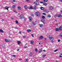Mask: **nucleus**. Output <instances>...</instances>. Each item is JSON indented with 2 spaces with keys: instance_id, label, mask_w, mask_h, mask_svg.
Masks as SVG:
<instances>
[{
  "instance_id": "obj_1",
  "label": "nucleus",
  "mask_w": 62,
  "mask_h": 62,
  "mask_svg": "<svg viewBox=\"0 0 62 62\" xmlns=\"http://www.w3.org/2000/svg\"><path fill=\"white\" fill-rule=\"evenodd\" d=\"M62 30V26H61L59 27V28H56L55 29V30L56 31H58L59 30Z\"/></svg>"
},
{
  "instance_id": "obj_2",
  "label": "nucleus",
  "mask_w": 62,
  "mask_h": 62,
  "mask_svg": "<svg viewBox=\"0 0 62 62\" xmlns=\"http://www.w3.org/2000/svg\"><path fill=\"white\" fill-rule=\"evenodd\" d=\"M49 39H50V40L51 41V42L52 43H54V38L52 37H49Z\"/></svg>"
},
{
  "instance_id": "obj_3",
  "label": "nucleus",
  "mask_w": 62,
  "mask_h": 62,
  "mask_svg": "<svg viewBox=\"0 0 62 62\" xmlns=\"http://www.w3.org/2000/svg\"><path fill=\"white\" fill-rule=\"evenodd\" d=\"M35 14L37 16H38V17H40V13H39V12H36V13Z\"/></svg>"
},
{
  "instance_id": "obj_4",
  "label": "nucleus",
  "mask_w": 62,
  "mask_h": 62,
  "mask_svg": "<svg viewBox=\"0 0 62 62\" xmlns=\"http://www.w3.org/2000/svg\"><path fill=\"white\" fill-rule=\"evenodd\" d=\"M28 19L29 20V21L30 22H31L32 21V18L31 17H28Z\"/></svg>"
},
{
  "instance_id": "obj_5",
  "label": "nucleus",
  "mask_w": 62,
  "mask_h": 62,
  "mask_svg": "<svg viewBox=\"0 0 62 62\" xmlns=\"http://www.w3.org/2000/svg\"><path fill=\"white\" fill-rule=\"evenodd\" d=\"M56 16L58 17H62V16L61 15H57Z\"/></svg>"
},
{
  "instance_id": "obj_6",
  "label": "nucleus",
  "mask_w": 62,
  "mask_h": 62,
  "mask_svg": "<svg viewBox=\"0 0 62 62\" xmlns=\"http://www.w3.org/2000/svg\"><path fill=\"white\" fill-rule=\"evenodd\" d=\"M20 18H21V19H23V15H21L19 16Z\"/></svg>"
},
{
  "instance_id": "obj_7",
  "label": "nucleus",
  "mask_w": 62,
  "mask_h": 62,
  "mask_svg": "<svg viewBox=\"0 0 62 62\" xmlns=\"http://www.w3.org/2000/svg\"><path fill=\"white\" fill-rule=\"evenodd\" d=\"M34 4H35V5H39V3H38V2H35L34 3Z\"/></svg>"
},
{
  "instance_id": "obj_8",
  "label": "nucleus",
  "mask_w": 62,
  "mask_h": 62,
  "mask_svg": "<svg viewBox=\"0 0 62 62\" xmlns=\"http://www.w3.org/2000/svg\"><path fill=\"white\" fill-rule=\"evenodd\" d=\"M49 8L51 10H52V9H53L54 8L53 7L50 6L49 7Z\"/></svg>"
},
{
  "instance_id": "obj_9",
  "label": "nucleus",
  "mask_w": 62,
  "mask_h": 62,
  "mask_svg": "<svg viewBox=\"0 0 62 62\" xmlns=\"http://www.w3.org/2000/svg\"><path fill=\"white\" fill-rule=\"evenodd\" d=\"M8 8H9V7H8V6H6L5 7V8L6 9H7L8 10Z\"/></svg>"
},
{
  "instance_id": "obj_10",
  "label": "nucleus",
  "mask_w": 62,
  "mask_h": 62,
  "mask_svg": "<svg viewBox=\"0 0 62 62\" xmlns=\"http://www.w3.org/2000/svg\"><path fill=\"white\" fill-rule=\"evenodd\" d=\"M24 8L25 9H27L28 8V7L27 6V5H25L24 6Z\"/></svg>"
},
{
  "instance_id": "obj_11",
  "label": "nucleus",
  "mask_w": 62,
  "mask_h": 62,
  "mask_svg": "<svg viewBox=\"0 0 62 62\" xmlns=\"http://www.w3.org/2000/svg\"><path fill=\"white\" fill-rule=\"evenodd\" d=\"M0 32L1 33H3V32H4V31L3 30L1 29L0 30Z\"/></svg>"
},
{
  "instance_id": "obj_12",
  "label": "nucleus",
  "mask_w": 62,
  "mask_h": 62,
  "mask_svg": "<svg viewBox=\"0 0 62 62\" xmlns=\"http://www.w3.org/2000/svg\"><path fill=\"white\" fill-rule=\"evenodd\" d=\"M17 43L18 44H20L21 43V42H20V41H17Z\"/></svg>"
},
{
  "instance_id": "obj_13",
  "label": "nucleus",
  "mask_w": 62,
  "mask_h": 62,
  "mask_svg": "<svg viewBox=\"0 0 62 62\" xmlns=\"http://www.w3.org/2000/svg\"><path fill=\"white\" fill-rule=\"evenodd\" d=\"M27 31L28 32H31V30L30 29H28L27 30Z\"/></svg>"
},
{
  "instance_id": "obj_14",
  "label": "nucleus",
  "mask_w": 62,
  "mask_h": 62,
  "mask_svg": "<svg viewBox=\"0 0 62 62\" xmlns=\"http://www.w3.org/2000/svg\"><path fill=\"white\" fill-rule=\"evenodd\" d=\"M17 8L18 9H19V10H20V9H21V8L20 7H18Z\"/></svg>"
},
{
  "instance_id": "obj_15",
  "label": "nucleus",
  "mask_w": 62,
  "mask_h": 62,
  "mask_svg": "<svg viewBox=\"0 0 62 62\" xmlns=\"http://www.w3.org/2000/svg\"><path fill=\"white\" fill-rule=\"evenodd\" d=\"M13 11H14V12H16V13H17V12H18L16 11V10H13Z\"/></svg>"
},
{
  "instance_id": "obj_16",
  "label": "nucleus",
  "mask_w": 62,
  "mask_h": 62,
  "mask_svg": "<svg viewBox=\"0 0 62 62\" xmlns=\"http://www.w3.org/2000/svg\"><path fill=\"white\" fill-rule=\"evenodd\" d=\"M40 8L42 10H43L44 9V8L42 7H41Z\"/></svg>"
},
{
  "instance_id": "obj_17",
  "label": "nucleus",
  "mask_w": 62,
  "mask_h": 62,
  "mask_svg": "<svg viewBox=\"0 0 62 62\" xmlns=\"http://www.w3.org/2000/svg\"><path fill=\"white\" fill-rule=\"evenodd\" d=\"M5 41L6 42H8V41H9V40L5 39Z\"/></svg>"
},
{
  "instance_id": "obj_18",
  "label": "nucleus",
  "mask_w": 62,
  "mask_h": 62,
  "mask_svg": "<svg viewBox=\"0 0 62 62\" xmlns=\"http://www.w3.org/2000/svg\"><path fill=\"white\" fill-rule=\"evenodd\" d=\"M44 38V37L43 36H41L40 37V38L41 39H43V38Z\"/></svg>"
},
{
  "instance_id": "obj_19",
  "label": "nucleus",
  "mask_w": 62,
  "mask_h": 62,
  "mask_svg": "<svg viewBox=\"0 0 62 62\" xmlns=\"http://www.w3.org/2000/svg\"><path fill=\"white\" fill-rule=\"evenodd\" d=\"M40 27H42V26H43V25L42 24H40Z\"/></svg>"
},
{
  "instance_id": "obj_20",
  "label": "nucleus",
  "mask_w": 62,
  "mask_h": 62,
  "mask_svg": "<svg viewBox=\"0 0 62 62\" xmlns=\"http://www.w3.org/2000/svg\"><path fill=\"white\" fill-rule=\"evenodd\" d=\"M42 50H40L39 52V53H41V52H42Z\"/></svg>"
},
{
  "instance_id": "obj_21",
  "label": "nucleus",
  "mask_w": 62,
  "mask_h": 62,
  "mask_svg": "<svg viewBox=\"0 0 62 62\" xmlns=\"http://www.w3.org/2000/svg\"><path fill=\"white\" fill-rule=\"evenodd\" d=\"M30 43L31 44H33V43H34V41H31L30 42Z\"/></svg>"
},
{
  "instance_id": "obj_22",
  "label": "nucleus",
  "mask_w": 62,
  "mask_h": 62,
  "mask_svg": "<svg viewBox=\"0 0 62 62\" xmlns=\"http://www.w3.org/2000/svg\"><path fill=\"white\" fill-rule=\"evenodd\" d=\"M32 24L33 25H35V24H35V22H33Z\"/></svg>"
},
{
  "instance_id": "obj_23",
  "label": "nucleus",
  "mask_w": 62,
  "mask_h": 62,
  "mask_svg": "<svg viewBox=\"0 0 62 62\" xmlns=\"http://www.w3.org/2000/svg\"><path fill=\"white\" fill-rule=\"evenodd\" d=\"M48 0H44V2H47Z\"/></svg>"
},
{
  "instance_id": "obj_24",
  "label": "nucleus",
  "mask_w": 62,
  "mask_h": 62,
  "mask_svg": "<svg viewBox=\"0 0 62 62\" xmlns=\"http://www.w3.org/2000/svg\"><path fill=\"white\" fill-rule=\"evenodd\" d=\"M33 8L34 9H36V6H34V7H33Z\"/></svg>"
},
{
  "instance_id": "obj_25",
  "label": "nucleus",
  "mask_w": 62,
  "mask_h": 62,
  "mask_svg": "<svg viewBox=\"0 0 62 62\" xmlns=\"http://www.w3.org/2000/svg\"><path fill=\"white\" fill-rule=\"evenodd\" d=\"M16 7V5H13V6L12 7L13 8H15Z\"/></svg>"
},
{
  "instance_id": "obj_26",
  "label": "nucleus",
  "mask_w": 62,
  "mask_h": 62,
  "mask_svg": "<svg viewBox=\"0 0 62 62\" xmlns=\"http://www.w3.org/2000/svg\"><path fill=\"white\" fill-rule=\"evenodd\" d=\"M2 46L3 48H4V47H5V44H3V45H2Z\"/></svg>"
},
{
  "instance_id": "obj_27",
  "label": "nucleus",
  "mask_w": 62,
  "mask_h": 62,
  "mask_svg": "<svg viewBox=\"0 0 62 62\" xmlns=\"http://www.w3.org/2000/svg\"><path fill=\"white\" fill-rule=\"evenodd\" d=\"M35 51L36 52H38V49L37 48L35 49Z\"/></svg>"
},
{
  "instance_id": "obj_28",
  "label": "nucleus",
  "mask_w": 62,
  "mask_h": 62,
  "mask_svg": "<svg viewBox=\"0 0 62 62\" xmlns=\"http://www.w3.org/2000/svg\"><path fill=\"white\" fill-rule=\"evenodd\" d=\"M43 4L44 6H46L47 5V3H45Z\"/></svg>"
},
{
  "instance_id": "obj_29",
  "label": "nucleus",
  "mask_w": 62,
  "mask_h": 62,
  "mask_svg": "<svg viewBox=\"0 0 62 62\" xmlns=\"http://www.w3.org/2000/svg\"><path fill=\"white\" fill-rule=\"evenodd\" d=\"M57 51H58V49H56L54 51V52H57Z\"/></svg>"
},
{
  "instance_id": "obj_30",
  "label": "nucleus",
  "mask_w": 62,
  "mask_h": 62,
  "mask_svg": "<svg viewBox=\"0 0 62 62\" xmlns=\"http://www.w3.org/2000/svg\"><path fill=\"white\" fill-rule=\"evenodd\" d=\"M47 16L48 17H49V18H50L51 17V16L50 15H48Z\"/></svg>"
},
{
  "instance_id": "obj_31",
  "label": "nucleus",
  "mask_w": 62,
  "mask_h": 62,
  "mask_svg": "<svg viewBox=\"0 0 62 62\" xmlns=\"http://www.w3.org/2000/svg\"><path fill=\"white\" fill-rule=\"evenodd\" d=\"M42 18L43 19H45V18L44 16H42Z\"/></svg>"
},
{
  "instance_id": "obj_32",
  "label": "nucleus",
  "mask_w": 62,
  "mask_h": 62,
  "mask_svg": "<svg viewBox=\"0 0 62 62\" xmlns=\"http://www.w3.org/2000/svg\"><path fill=\"white\" fill-rule=\"evenodd\" d=\"M12 56L13 57H16V55H12Z\"/></svg>"
},
{
  "instance_id": "obj_33",
  "label": "nucleus",
  "mask_w": 62,
  "mask_h": 62,
  "mask_svg": "<svg viewBox=\"0 0 62 62\" xmlns=\"http://www.w3.org/2000/svg\"><path fill=\"white\" fill-rule=\"evenodd\" d=\"M23 38H26V37L25 36H23Z\"/></svg>"
},
{
  "instance_id": "obj_34",
  "label": "nucleus",
  "mask_w": 62,
  "mask_h": 62,
  "mask_svg": "<svg viewBox=\"0 0 62 62\" xmlns=\"http://www.w3.org/2000/svg\"><path fill=\"white\" fill-rule=\"evenodd\" d=\"M41 22H42V23H44V24H45V22H44V21H41Z\"/></svg>"
},
{
  "instance_id": "obj_35",
  "label": "nucleus",
  "mask_w": 62,
  "mask_h": 62,
  "mask_svg": "<svg viewBox=\"0 0 62 62\" xmlns=\"http://www.w3.org/2000/svg\"><path fill=\"white\" fill-rule=\"evenodd\" d=\"M60 34L61 35L60 36V37H62V33H61Z\"/></svg>"
},
{
  "instance_id": "obj_36",
  "label": "nucleus",
  "mask_w": 62,
  "mask_h": 62,
  "mask_svg": "<svg viewBox=\"0 0 62 62\" xmlns=\"http://www.w3.org/2000/svg\"><path fill=\"white\" fill-rule=\"evenodd\" d=\"M16 23H18V22L17 21H16Z\"/></svg>"
},
{
  "instance_id": "obj_37",
  "label": "nucleus",
  "mask_w": 62,
  "mask_h": 62,
  "mask_svg": "<svg viewBox=\"0 0 62 62\" xmlns=\"http://www.w3.org/2000/svg\"><path fill=\"white\" fill-rule=\"evenodd\" d=\"M30 56H32V53H31L30 54Z\"/></svg>"
},
{
  "instance_id": "obj_38",
  "label": "nucleus",
  "mask_w": 62,
  "mask_h": 62,
  "mask_svg": "<svg viewBox=\"0 0 62 62\" xmlns=\"http://www.w3.org/2000/svg\"><path fill=\"white\" fill-rule=\"evenodd\" d=\"M32 8H33V7H30V9H32Z\"/></svg>"
},
{
  "instance_id": "obj_39",
  "label": "nucleus",
  "mask_w": 62,
  "mask_h": 62,
  "mask_svg": "<svg viewBox=\"0 0 62 62\" xmlns=\"http://www.w3.org/2000/svg\"><path fill=\"white\" fill-rule=\"evenodd\" d=\"M42 14H43V15H46V14L44 13H43Z\"/></svg>"
},
{
  "instance_id": "obj_40",
  "label": "nucleus",
  "mask_w": 62,
  "mask_h": 62,
  "mask_svg": "<svg viewBox=\"0 0 62 62\" xmlns=\"http://www.w3.org/2000/svg\"><path fill=\"white\" fill-rule=\"evenodd\" d=\"M11 20H14V18H13L12 17H11Z\"/></svg>"
},
{
  "instance_id": "obj_41",
  "label": "nucleus",
  "mask_w": 62,
  "mask_h": 62,
  "mask_svg": "<svg viewBox=\"0 0 62 62\" xmlns=\"http://www.w3.org/2000/svg\"><path fill=\"white\" fill-rule=\"evenodd\" d=\"M46 56V55H43V57H45Z\"/></svg>"
},
{
  "instance_id": "obj_42",
  "label": "nucleus",
  "mask_w": 62,
  "mask_h": 62,
  "mask_svg": "<svg viewBox=\"0 0 62 62\" xmlns=\"http://www.w3.org/2000/svg\"><path fill=\"white\" fill-rule=\"evenodd\" d=\"M15 29H18V28L17 27H15Z\"/></svg>"
},
{
  "instance_id": "obj_43",
  "label": "nucleus",
  "mask_w": 62,
  "mask_h": 62,
  "mask_svg": "<svg viewBox=\"0 0 62 62\" xmlns=\"http://www.w3.org/2000/svg\"><path fill=\"white\" fill-rule=\"evenodd\" d=\"M31 36L32 37H34V35H33V34H32Z\"/></svg>"
},
{
  "instance_id": "obj_44",
  "label": "nucleus",
  "mask_w": 62,
  "mask_h": 62,
  "mask_svg": "<svg viewBox=\"0 0 62 62\" xmlns=\"http://www.w3.org/2000/svg\"><path fill=\"white\" fill-rule=\"evenodd\" d=\"M58 42H60V40L59 39H58Z\"/></svg>"
},
{
  "instance_id": "obj_45",
  "label": "nucleus",
  "mask_w": 62,
  "mask_h": 62,
  "mask_svg": "<svg viewBox=\"0 0 62 62\" xmlns=\"http://www.w3.org/2000/svg\"><path fill=\"white\" fill-rule=\"evenodd\" d=\"M47 39V38H45V40H46Z\"/></svg>"
},
{
  "instance_id": "obj_46",
  "label": "nucleus",
  "mask_w": 62,
  "mask_h": 62,
  "mask_svg": "<svg viewBox=\"0 0 62 62\" xmlns=\"http://www.w3.org/2000/svg\"><path fill=\"white\" fill-rule=\"evenodd\" d=\"M19 60H22V59H19Z\"/></svg>"
},
{
  "instance_id": "obj_47",
  "label": "nucleus",
  "mask_w": 62,
  "mask_h": 62,
  "mask_svg": "<svg viewBox=\"0 0 62 62\" xmlns=\"http://www.w3.org/2000/svg\"><path fill=\"white\" fill-rule=\"evenodd\" d=\"M13 0V1L14 2H15V0Z\"/></svg>"
},
{
  "instance_id": "obj_48",
  "label": "nucleus",
  "mask_w": 62,
  "mask_h": 62,
  "mask_svg": "<svg viewBox=\"0 0 62 62\" xmlns=\"http://www.w3.org/2000/svg\"><path fill=\"white\" fill-rule=\"evenodd\" d=\"M56 62H60V61H56Z\"/></svg>"
},
{
  "instance_id": "obj_49",
  "label": "nucleus",
  "mask_w": 62,
  "mask_h": 62,
  "mask_svg": "<svg viewBox=\"0 0 62 62\" xmlns=\"http://www.w3.org/2000/svg\"><path fill=\"white\" fill-rule=\"evenodd\" d=\"M60 1L61 2H62V0H60Z\"/></svg>"
},
{
  "instance_id": "obj_50",
  "label": "nucleus",
  "mask_w": 62,
  "mask_h": 62,
  "mask_svg": "<svg viewBox=\"0 0 62 62\" xmlns=\"http://www.w3.org/2000/svg\"><path fill=\"white\" fill-rule=\"evenodd\" d=\"M4 20L3 19H2V20H1V21H2V22H3V21H4Z\"/></svg>"
},
{
  "instance_id": "obj_51",
  "label": "nucleus",
  "mask_w": 62,
  "mask_h": 62,
  "mask_svg": "<svg viewBox=\"0 0 62 62\" xmlns=\"http://www.w3.org/2000/svg\"><path fill=\"white\" fill-rule=\"evenodd\" d=\"M25 48H27V46H24Z\"/></svg>"
},
{
  "instance_id": "obj_52",
  "label": "nucleus",
  "mask_w": 62,
  "mask_h": 62,
  "mask_svg": "<svg viewBox=\"0 0 62 62\" xmlns=\"http://www.w3.org/2000/svg\"><path fill=\"white\" fill-rule=\"evenodd\" d=\"M40 3H41V4H42V3H43V2H40Z\"/></svg>"
},
{
  "instance_id": "obj_53",
  "label": "nucleus",
  "mask_w": 62,
  "mask_h": 62,
  "mask_svg": "<svg viewBox=\"0 0 62 62\" xmlns=\"http://www.w3.org/2000/svg\"><path fill=\"white\" fill-rule=\"evenodd\" d=\"M19 33H20V34H21V31H20L19 32Z\"/></svg>"
},
{
  "instance_id": "obj_54",
  "label": "nucleus",
  "mask_w": 62,
  "mask_h": 62,
  "mask_svg": "<svg viewBox=\"0 0 62 62\" xmlns=\"http://www.w3.org/2000/svg\"><path fill=\"white\" fill-rule=\"evenodd\" d=\"M60 57H62V56H60Z\"/></svg>"
},
{
  "instance_id": "obj_55",
  "label": "nucleus",
  "mask_w": 62,
  "mask_h": 62,
  "mask_svg": "<svg viewBox=\"0 0 62 62\" xmlns=\"http://www.w3.org/2000/svg\"><path fill=\"white\" fill-rule=\"evenodd\" d=\"M20 50V49H18L17 50V51H19V50Z\"/></svg>"
},
{
  "instance_id": "obj_56",
  "label": "nucleus",
  "mask_w": 62,
  "mask_h": 62,
  "mask_svg": "<svg viewBox=\"0 0 62 62\" xmlns=\"http://www.w3.org/2000/svg\"><path fill=\"white\" fill-rule=\"evenodd\" d=\"M26 61H27V59H26Z\"/></svg>"
},
{
  "instance_id": "obj_57",
  "label": "nucleus",
  "mask_w": 62,
  "mask_h": 62,
  "mask_svg": "<svg viewBox=\"0 0 62 62\" xmlns=\"http://www.w3.org/2000/svg\"><path fill=\"white\" fill-rule=\"evenodd\" d=\"M24 21H26V19H24Z\"/></svg>"
},
{
  "instance_id": "obj_58",
  "label": "nucleus",
  "mask_w": 62,
  "mask_h": 62,
  "mask_svg": "<svg viewBox=\"0 0 62 62\" xmlns=\"http://www.w3.org/2000/svg\"><path fill=\"white\" fill-rule=\"evenodd\" d=\"M56 16H54V17H56Z\"/></svg>"
},
{
  "instance_id": "obj_59",
  "label": "nucleus",
  "mask_w": 62,
  "mask_h": 62,
  "mask_svg": "<svg viewBox=\"0 0 62 62\" xmlns=\"http://www.w3.org/2000/svg\"><path fill=\"white\" fill-rule=\"evenodd\" d=\"M60 55H62V54H60Z\"/></svg>"
},
{
  "instance_id": "obj_60",
  "label": "nucleus",
  "mask_w": 62,
  "mask_h": 62,
  "mask_svg": "<svg viewBox=\"0 0 62 62\" xmlns=\"http://www.w3.org/2000/svg\"><path fill=\"white\" fill-rule=\"evenodd\" d=\"M43 52H45V50H43Z\"/></svg>"
},
{
  "instance_id": "obj_61",
  "label": "nucleus",
  "mask_w": 62,
  "mask_h": 62,
  "mask_svg": "<svg viewBox=\"0 0 62 62\" xmlns=\"http://www.w3.org/2000/svg\"><path fill=\"white\" fill-rule=\"evenodd\" d=\"M39 45H40V43H39Z\"/></svg>"
},
{
  "instance_id": "obj_62",
  "label": "nucleus",
  "mask_w": 62,
  "mask_h": 62,
  "mask_svg": "<svg viewBox=\"0 0 62 62\" xmlns=\"http://www.w3.org/2000/svg\"><path fill=\"white\" fill-rule=\"evenodd\" d=\"M26 0L27 1H29V0Z\"/></svg>"
},
{
  "instance_id": "obj_63",
  "label": "nucleus",
  "mask_w": 62,
  "mask_h": 62,
  "mask_svg": "<svg viewBox=\"0 0 62 62\" xmlns=\"http://www.w3.org/2000/svg\"><path fill=\"white\" fill-rule=\"evenodd\" d=\"M39 0H36L37 1H39Z\"/></svg>"
},
{
  "instance_id": "obj_64",
  "label": "nucleus",
  "mask_w": 62,
  "mask_h": 62,
  "mask_svg": "<svg viewBox=\"0 0 62 62\" xmlns=\"http://www.w3.org/2000/svg\"><path fill=\"white\" fill-rule=\"evenodd\" d=\"M61 12L62 13V11H61Z\"/></svg>"
}]
</instances>
